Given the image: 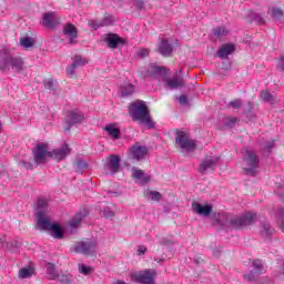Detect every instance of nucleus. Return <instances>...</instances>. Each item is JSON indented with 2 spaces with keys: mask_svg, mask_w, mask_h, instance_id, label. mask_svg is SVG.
<instances>
[{
  "mask_svg": "<svg viewBox=\"0 0 284 284\" xmlns=\"http://www.w3.org/2000/svg\"><path fill=\"white\" fill-rule=\"evenodd\" d=\"M129 112L133 121H140V123L148 125V128H154V122L150 119V113L144 101H136L131 104Z\"/></svg>",
  "mask_w": 284,
  "mask_h": 284,
  "instance_id": "f257e3e1",
  "label": "nucleus"
},
{
  "mask_svg": "<svg viewBox=\"0 0 284 284\" xmlns=\"http://www.w3.org/2000/svg\"><path fill=\"white\" fill-rule=\"evenodd\" d=\"M38 230H41L43 232H50L51 236L53 239H62L63 232L61 231V226L59 224L52 223V220H50V216H43L42 214L38 217Z\"/></svg>",
  "mask_w": 284,
  "mask_h": 284,
  "instance_id": "f03ea898",
  "label": "nucleus"
},
{
  "mask_svg": "<svg viewBox=\"0 0 284 284\" xmlns=\"http://www.w3.org/2000/svg\"><path fill=\"white\" fill-rule=\"evenodd\" d=\"M243 170L248 176H256L258 169V156L252 150H244L243 152Z\"/></svg>",
  "mask_w": 284,
  "mask_h": 284,
  "instance_id": "7ed1b4c3",
  "label": "nucleus"
},
{
  "mask_svg": "<svg viewBox=\"0 0 284 284\" xmlns=\"http://www.w3.org/2000/svg\"><path fill=\"white\" fill-rule=\"evenodd\" d=\"M175 143L179 145L183 154H189L196 150V141L192 140L185 131H178L175 136Z\"/></svg>",
  "mask_w": 284,
  "mask_h": 284,
  "instance_id": "20e7f679",
  "label": "nucleus"
},
{
  "mask_svg": "<svg viewBox=\"0 0 284 284\" xmlns=\"http://www.w3.org/2000/svg\"><path fill=\"white\" fill-rule=\"evenodd\" d=\"M33 159L36 165H41V163H45L49 159H52L51 151H48V145L38 144L33 150Z\"/></svg>",
  "mask_w": 284,
  "mask_h": 284,
  "instance_id": "39448f33",
  "label": "nucleus"
},
{
  "mask_svg": "<svg viewBox=\"0 0 284 284\" xmlns=\"http://www.w3.org/2000/svg\"><path fill=\"white\" fill-rule=\"evenodd\" d=\"M132 278L136 281V283L154 284V278H156V271L149 268L138 273H133Z\"/></svg>",
  "mask_w": 284,
  "mask_h": 284,
  "instance_id": "423d86ee",
  "label": "nucleus"
},
{
  "mask_svg": "<svg viewBox=\"0 0 284 284\" xmlns=\"http://www.w3.org/2000/svg\"><path fill=\"white\" fill-rule=\"evenodd\" d=\"M255 219H256V214L245 213L242 216L233 217L231 220V226H233L235 230H239V227H245V225H252Z\"/></svg>",
  "mask_w": 284,
  "mask_h": 284,
  "instance_id": "0eeeda50",
  "label": "nucleus"
},
{
  "mask_svg": "<svg viewBox=\"0 0 284 284\" xmlns=\"http://www.w3.org/2000/svg\"><path fill=\"white\" fill-rule=\"evenodd\" d=\"M221 160L220 156H207L205 158L199 168L200 174H210L216 168V163Z\"/></svg>",
  "mask_w": 284,
  "mask_h": 284,
  "instance_id": "6e6552de",
  "label": "nucleus"
},
{
  "mask_svg": "<svg viewBox=\"0 0 284 284\" xmlns=\"http://www.w3.org/2000/svg\"><path fill=\"white\" fill-rule=\"evenodd\" d=\"M74 252L78 254H94L97 252V242L94 241H85V242H79L74 246Z\"/></svg>",
  "mask_w": 284,
  "mask_h": 284,
  "instance_id": "1a4fd4ad",
  "label": "nucleus"
},
{
  "mask_svg": "<svg viewBox=\"0 0 284 284\" xmlns=\"http://www.w3.org/2000/svg\"><path fill=\"white\" fill-rule=\"evenodd\" d=\"M260 274H265V266H263V262L261 260L253 261V270L244 275L246 281H254L258 278Z\"/></svg>",
  "mask_w": 284,
  "mask_h": 284,
  "instance_id": "9d476101",
  "label": "nucleus"
},
{
  "mask_svg": "<svg viewBox=\"0 0 284 284\" xmlns=\"http://www.w3.org/2000/svg\"><path fill=\"white\" fill-rule=\"evenodd\" d=\"M145 79H165V69L151 64L143 73Z\"/></svg>",
  "mask_w": 284,
  "mask_h": 284,
  "instance_id": "9b49d317",
  "label": "nucleus"
},
{
  "mask_svg": "<svg viewBox=\"0 0 284 284\" xmlns=\"http://www.w3.org/2000/svg\"><path fill=\"white\" fill-rule=\"evenodd\" d=\"M129 156L135 161H143L148 156V149L146 146L135 144L129 148Z\"/></svg>",
  "mask_w": 284,
  "mask_h": 284,
  "instance_id": "f8f14e48",
  "label": "nucleus"
},
{
  "mask_svg": "<svg viewBox=\"0 0 284 284\" xmlns=\"http://www.w3.org/2000/svg\"><path fill=\"white\" fill-rule=\"evenodd\" d=\"M51 152V159H54L55 161H63L67 156H69L71 150L68 144H62L60 148L53 149Z\"/></svg>",
  "mask_w": 284,
  "mask_h": 284,
  "instance_id": "ddd939ff",
  "label": "nucleus"
},
{
  "mask_svg": "<svg viewBox=\"0 0 284 284\" xmlns=\"http://www.w3.org/2000/svg\"><path fill=\"white\" fill-rule=\"evenodd\" d=\"M61 23V18L54 12H48L43 14L42 24L45 28H57Z\"/></svg>",
  "mask_w": 284,
  "mask_h": 284,
  "instance_id": "4468645a",
  "label": "nucleus"
},
{
  "mask_svg": "<svg viewBox=\"0 0 284 284\" xmlns=\"http://www.w3.org/2000/svg\"><path fill=\"white\" fill-rule=\"evenodd\" d=\"M4 68H11L14 72L23 70V59L20 57H9L6 59Z\"/></svg>",
  "mask_w": 284,
  "mask_h": 284,
  "instance_id": "2eb2a0df",
  "label": "nucleus"
},
{
  "mask_svg": "<svg viewBox=\"0 0 284 284\" xmlns=\"http://www.w3.org/2000/svg\"><path fill=\"white\" fill-rule=\"evenodd\" d=\"M106 168L111 174H116L121 172V158L119 155L109 156Z\"/></svg>",
  "mask_w": 284,
  "mask_h": 284,
  "instance_id": "dca6fc26",
  "label": "nucleus"
},
{
  "mask_svg": "<svg viewBox=\"0 0 284 284\" xmlns=\"http://www.w3.org/2000/svg\"><path fill=\"white\" fill-rule=\"evenodd\" d=\"M103 41L108 44V48H111L112 50H115L120 43H125V40L119 37V34H106L103 38Z\"/></svg>",
  "mask_w": 284,
  "mask_h": 284,
  "instance_id": "f3484780",
  "label": "nucleus"
},
{
  "mask_svg": "<svg viewBox=\"0 0 284 284\" xmlns=\"http://www.w3.org/2000/svg\"><path fill=\"white\" fill-rule=\"evenodd\" d=\"M192 210L195 214H199V216H210V214H212V205L210 204L202 205L201 203L194 202Z\"/></svg>",
  "mask_w": 284,
  "mask_h": 284,
  "instance_id": "a211bd4d",
  "label": "nucleus"
},
{
  "mask_svg": "<svg viewBox=\"0 0 284 284\" xmlns=\"http://www.w3.org/2000/svg\"><path fill=\"white\" fill-rule=\"evenodd\" d=\"M114 23V18L112 16L105 17L101 21L90 20L89 26L92 30H99V28H105L108 26H112Z\"/></svg>",
  "mask_w": 284,
  "mask_h": 284,
  "instance_id": "6ab92c4d",
  "label": "nucleus"
},
{
  "mask_svg": "<svg viewBox=\"0 0 284 284\" xmlns=\"http://www.w3.org/2000/svg\"><path fill=\"white\" fill-rule=\"evenodd\" d=\"M48 201L40 199L38 200L37 203V209H36V221L37 225H39V216H49L48 213Z\"/></svg>",
  "mask_w": 284,
  "mask_h": 284,
  "instance_id": "aec40b11",
  "label": "nucleus"
},
{
  "mask_svg": "<svg viewBox=\"0 0 284 284\" xmlns=\"http://www.w3.org/2000/svg\"><path fill=\"white\" fill-rule=\"evenodd\" d=\"M63 34L69 38V43H74V39L79 37V31H77V27L71 23H68L63 28Z\"/></svg>",
  "mask_w": 284,
  "mask_h": 284,
  "instance_id": "412c9836",
  "label": "nucleus"
},
{
  "mask_svg": "<svg viewBox=\"0 0 284 284\" xmlns=\"http://www.w3.org/2000/svg\"><path fill=\"white\" fill-rule=\"evenodd\" d=\"M173 50H174V47H172V44H170V42H168L166 39L161 40L158 48V52H160L162 57H170Z\"/></svg>",
  "mask_w": 284,
  "mask_h": 284,
  "instance_id": "4be33fe9",
  "label": "nucleus"
},
{
  "mask_svg": "<svg viewBox=\"0 0 284 284\" xmlns=\"http://www.w3.org/2000/svg\"><path fill=\"white\" fill-rule=\"evenodd\" d=\"M83 119H85V116L79 111H70L67 115L69 125H77V123H81Z\"/></svg>",
  "mask_w": 284,
  "mask_h": 284,
  "instance_id": "5701e85b",
  "label": "nucleus"
},
{
  "mask_svg": "<svg viewBox=\"0 0 284 284\" xmlns=\"http://www.w3.org/2000/svg\"><path fill=\"white\" fill-rule=\"evenodd\" d=\"M232 52H234V44L232 43H226L223 44L219 50H217V57L220 59H227V57H230V54H232Z\"/></svg>",
  "mask_w": 284,
  "mask_h": 284,
  "instance_id": "b1692460",
  "label": "nucleus"
},
{
  "mask_svg": "<svg viewBox=\"0 0 284 284\" xmlns=\"http://www.w3.org/2000/svg\"><path fill=\"white\" fill-rule=\"evenodd\" d=\"M59 271L57 270V267L54 266V264L52 263H48L47 264V278L49 281H57V278H59Z\"/></svg>",
  "mask_w": 284,
  "mask_h": 284,
  "instance_id": "393cba45",
  "label": "nucleus"
},
{
  "mask_svg": "<svg viewBox=\"0 0 284 284\" xmlns=\"http://www.w3.org/2000/svg\"><path fill=\"white\" fill-rule=\"evenodd\" d=\"M260 234L263 239H268L271 234H274V229L267 222H262L260 226Z\"/></svg>",
  "mask_w": 284,
  "mask_h": 284,
  "instance_id": "a878e982",
  "label": "nucleus"
},
{
  "mask_svg": "<svg viewBox=\"0 0 284 284\" xmlns=\"http://www.w3.org/2000/svg\"><path fill=\"white\" fill-rule=\"evenodd\" d=\"M166 88H169V90H176L179 88H183V79L182 78L168 79Z\"/></svg>",
  "mask_w": 284,
  "mask_h": 284,
  "instance_id": "bb28decb",
  "label": "nucleus"
},
{
  "mask_svg": "<svg viewBox=\"0 0 284 284\" xmlns=\"http://www.w3.org/2000/svg\"><path fill=\"white\" fill-rule=\"evenodd\" d=\"M132 176L135 181H140V183H148L150 181V176L145 175L142 170H134Z\"/></svg>",
  "mask_w": 284,
  "mask_h": 284,
  "instance_id": "cd10ccee",
  "label": "nucleus"
},
{
  "mask_svg": "<svg viewBox=\"0 0 284 284\" xmlns=\"http://www.w3.org/2000/svg\"><path fill=\"white\" fill-rule=\"evenodd\" d=\"M105 132L111 136V139H119L121 131L114 126V124H108L104 128Z\"/></svg>",
  "mask_w": 284,
  "mask_h": 284,
  "instance_id": "c85d7f7f",
  "label": "nucleus"
},
{
  "mask_svg": "<svg viewBox=\"0 0 284 284\" xmlns=\"http://www.w3.org/2000/svg\"><path fill=\"white\" fill-rule=\"evenodd\" d=\"M260 97L263 101H265V103H270L271 105H274V103H276V98L270 93V91H262L260 93Z\"/></svg>",
  "mask_w": 284,
  "mask_h": 284,
  "instance_id": "c756f323",
  "label": "nucleus"
},
{
  "mask_svg": "<svg viewBox=\"0 0 284 284\" xmlns=\"http://www.w3.org/2000/svg\"><path fill=\"white\" fill-rule=\"evenodd\" d=\"M33 274H34V268H32V266H26L19 271L20 278H30V276H32Z\"/></svg>",
  "mask_w": 284,
  "mask_h": 284,
  "instance_id": "7c9ffc66",
  "label": "nucleus"
},
{
  "mask_svg": "<svg viewBox=\"0 0 284 284\" xmlns=\"http://www.w3.org/2000/svg\"><path fill=\"white\" fill-rule=\"evenodd\" d=\"M87 63H88V59H85L81 55H75L72 58L71 64H73V67H75V69H77V68H83V65H87Z\"/></svg>",
  "mask_w": 284,
  "mask_h": 284,
  "instance_id": "2f4dec72",
  "label": "nucleus"
},
{
  "mask_svg": "<svg viewBox=\"0 0 284 284\" xmlns=\"http://www.w3.org/2000/svg\"><path fill=\"white\" fill-rule=\"evenodd\" d=\"M85 216H87V213L75 214V216L70 222L71 227H79V225H81V221H83Z\"/></svg>",
  "mask_w": 284,
  "mask_h": 284,
  "instance_id": "473e14b6",
  "label": "nucleus"
},
{
  "mask_svg": "<svg viewBox=\"0 0 284 284\" xmlns=\"http://www.w3.org/2000/svg\"><path fill=\"white\" fill-rule=\"evenodd\" d=\"M2 247H6L9 252L17 253L19 252L20 244L19 242H2Z\"/></svg>",
  "mask_w": 284,
  "mask_h": 284,
  "instance_id": "72a5a7b5",
  "label": "nucleus"
},
{
  "mask_svg": "<svg viewBox=\"0 0 284 284\" xmlns=\"http://www.w3.org/2000/svg\"><path fill=\"white\" fill-rule=\"evenodd\" d=\"M224 126H220L221 130H225V128H234L236 125L237 120L236 118H224L223 119Z\"/></svg>",
  "mask_w": 284,
  "mask_h": 284,
  "instance_id": "f704fd0d",
  "label": "nucleus"
},
{
  "mask_svg": "<svg viewBox=\"0 0 284 284\" xmlns=\"http://www.w3.org/2000/svg\"><path fill=\"white\" fill-rule=\"evenodd\" d=\"M214 37H227L230 34V30L225 27H217L213 29Z\"/></svg>",
  "mask_w": 284,
  "mask_h": 284,
  "instance_id": "c9c22d12",
  "label": "nucleus"
},
{
  "mask_svg": "<svg viewBox=\"0 0 284 284\" xmlns=\"http://www.w3.org/2000/svg\"><path fill=\"white\" fill-rule=\"evenodd\" d=\"M20 45L22 48H32L34 45V39L30 37H24L20 39Z\"/></svg>",
  "mask_w": 284,
  "mask_h": 284,
  "instance_id": "e433bc0d",
  "label": "nucleus"
},
{
  "mask_svg": "<svg viewBox=\"0 0 284 284\" xmlns=\"http://www.w3.org/2000/svg\"><path fill=\"white\" fill-rule=\"evenodd\" d=\"M145 196L151 199V201L159 202V201H161L162 195H161V193H159L156 191H146Z\"/></svg>",
  "mask_w": 284,
  "mask_h": 284,
  "instance_id": "4c0bfd02",
  "label": "nucleus"
},
{
  "mask_svg": "<svg viewBox=\"0 0 284 284\" xmlns=\"http://www.w3.org/2000/svg\"><path fill=\"white\" fill-rule=\"evenodd\" d=\"M130 94H134V85L126 84L122 87V97H130Z\"/></svg>",
  "mask_w": 284,
  "mask_h": 284,
  "instance_id": "58836bf2",
  "label": "nucleus"
},
{
  "mask_svg": "<svg viewBox=\"0 0 284 284\" xmlns=\"http://www.w3.org/2000/svg\"><path fill=\"white\" fill-rule=\"evenodd\" d=\"M57 281H59V283L61 284H70L72 278L70 275L59 274V277H57Z\"/></svg>",
  "mask_w": 284,
  "mask_h": 284,
  "instance_id": "ea45409f",
  "label": "nucleus"
},
{
  "mask_svg": "<svg viewBox=\"0 0 284 284\" xmlns=\"http://www.w3.org/2000/svg\"><path fill=\"white\" fill-rule=\"evenodd\" d=\"M271 17H273V19H281L283 17V10L278 8H273L271 10Z\"/></svg>",
  "mask_w": 284,
  "mask_h": 284,
  "instance_id": "a19ab883",
  "label": "nucleus"
},
{
  "mask_svg": "<svg viewBox=\"0 0 284 284\" xmlns=\"http://www.w3.org/2000/svg\"><path fill=\"white\" fill-rule=\"evenodd\" d=\"M150 55V50L148 49H139L136 51V57H139L140 59H145V57H149Z\"/></svg>",
  "mask_w": 284,
  "mask_h": 284,
  "instance_id": "79ce46f5",
  "label": "nucleus"
},
{
  "mask_svg": "<svg viewBox=\"0 0 284 284\" xmlns=\"http://www.w3.org/2000/svg\"><path fill=\"white\" fill-rule=\"evenodd\" d=\"M75 168H77V172H81V170H85V168H88V163H85V161L83 160H78L75 162Z\"/></svg>",
  "mask_w": 284,
  "mask_h": 284,
  "instance_id": "37998d69",
  "label": "nucleus"
},
{
  "mask_svg": "<svg viewBox=\"0 0 284 284\" xmlns=\"http://www.w3.org/2000/svg\"><path fill=\"white\" fill-rule=\"evenodd\" d=\"M101 215L104 216V219H113L114 217V212L110 210V207L104 209L101 211Z\"/></svg>",
  "mask_w": 284,
  "mask_h": 284,
  "instance_id": "c03bdc74",
  "label": "nucleus"
},
{
  "mask_svg": "<svg viewBox=\"0 0 284 284\" xmlns=\"http://www.w3.org/2000/svg\"><path fill=\"white\" fill-rule=\"evenodd\" d=\"M79 271H80V274H84L87 276V274L92 272V267L85 266V264H79Z\"/></svg>",
  "mask_w": 284,
  "mask_h": 284,
  "instance_id": "a18cd8bd",
  "label": "nucleus"
},
{
  "mask_svg": "<svg viewBox=\"0 0 284 284\" xmlns=\"http://www.w3.org/2000/svg\"><path fill=\"white\" fill-rule=\"evenodd\" d=\"M75 72H77V67H73L72 63L69 67H67L68 77H74Z\"/></svg>",
  "mask_w": 284,
  "mask_h": 284,
  "instance_id": "49530a36",
  "label": "nucleus"
},
{
  "mask_svg": "<svg viewBox=\"0 0 284 284\" xmlns=\"http://www.w3.org/2000/svg\"><path fill=\"white\" fill-rule=\"evenodd\" d=\"M43 83L47 90H52V88L54 87V80L52 79H47L43 81Z\"/></svg>",
  "mask_w": 284,
  "mask_h": 284,
  "instance_id": "de8ad7c7",
  "label": "nucleus"
},
{
  "mask_svg": "<svg viewBox=\"0 0 284 284\" xmlns=\"http://www.w3.org/2000/svg\"><path fill=\"white\" fill-rule=\"evenodd\" d=\"M231 108H234V110H239L241 105H243V102L241 100H234L230 102Z\"/></svg>",
  "mask_w": 284,
  "mask_h": 284,
  "instance_id": "09e8293b",
  "label": "nucleus"
},
{
  "mask_svg": "<svg viewBox=\"0 0 284 284\" xmlns=\"http://www.w3.org/2000/svg\"><path fill=\"white\" fill-rule=\"evenodd\" d=\"M145 252H148V247H145L144 245L138 246V248H136L138 256H143V254H145Z\"/></svg>",
  "mask_w": 284,
  "mask_h": 284,
  "instance_id": "8fccbe9b",
  "label": "nucleus"
},
{
  "mask_svg": "<svg viewBox=\"0 0 284 284\" xmlns=\"http://www.w3.org/2000/svg\"><path fill=\"white\" fill-rule=\"evenodd\" d=\"M20 168H24V170H32V164L30 162L20 161L19 162Z\"/></svg>",
  "mask_w": 284,
  "mask_h": 284,
  "instance_id": "3c124183",
  "label": "nucleus"
},
{
  "mask_svg": "<svg viewBox=\"0 0 284 284\" xmlns=\"http://www.w3.org/2000/svg\"><path fill=\"white\" fill-rule=\"evenodd\" d=\"M178 101H179V103H180L181 105H186V104H187V97H185V95H180V97L178 98Z\"/></svg>",
  "mask_w": 284,
  "mask_h": 284,
  "instance_id": "603ef678",
  "label": "nucleus"
},
{
  "mask_svg": "<svg viewBox=\"0 0 284 284\" xmlns=\"http://www.w3.org/2000/svg\"><path fill=\"white\" fill-rule=\"evenodd\" d=\"M280 219H281L282 232H284V210L283 209L280 210Z\"/></svg>",
  "mask_w": 284,
  "mask_h": 284,
  "instance_id": "864d4df0",
  "label": "nucleus"
},
{
  "mask_svg": "<svg viewBox=\"0 0 284 284\" xmlns=\"http://www.w3.org/2000/svg\"><path fill=\"white\" fill-rule=\"evenodd\" d=\"M272 148H274V141L267 142V143L265 144V146H264V150H265L266 152H270V151L272 150Z\"/></svg>",
  "mask_w": 284,
  "mask_h": 284,
  "instance_id": "5fc2aeb1",
  "label": "nucleus"
},
{
  "mask_svg": "<svg viewBox=\"0 0 284 284\" xmlns=\"http://www.w3.org/2000/svg\"><path fill=\"white\" fill-rule=\"evenodd\" d=\"M135 1V6H138V8H140V10H142L143 8V0H133Z\"/></svg>",
  "mask_w": 284,
  "mask_h": 284,
  "instance_id": "6e6d98bb",
  "label": "nucleus"
},
{
  "mask_svg": "<svg viewBox=\"0 0 284 284\" xmlns=\"http://www.w3.org/2000/svg\"><path fill=\"white\" fill-rule=\"evenodd\" d=\"M278 68H280L281 70H284V55L280 59Z\"/></svg>",
  "mask_w": 284,
  "mask_h": 284,
  "instance_id": "4d7b16f0",
  "label": "nucleus"
},
{
  "mask_svg": "<svg viewBox=\"0 0 284 284\" xmlns=\"http://www.w3.org/2000/svg\"><path fill=\"white\" fill-rule=\"evenodd\" d=\"M255 21H257V23H263V18L255 16Z\"/></svg>",
  "mask_w": 284,
  "mask_h": 284,
  "instance_id": "13d9d810",
  "label": "nucleus"
},
{
  "mask_svg": "<svg viewBox=\"0 0 284 284\" xmlns=\"http://www.w3.org/2000/svg\"><path fill=\"white\" fill-rule=\"evenodd\" d=\"M195 263H199V260H195Z\"/></svg>",
  "mask_w": 284,
  "mask_h": 284,
  "instance_id": "bf43d9fd",
  "label": "nucleus"
}]
</instances>
